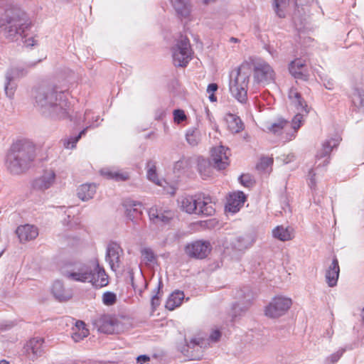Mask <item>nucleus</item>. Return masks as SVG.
Wrapping results in <instances>:
<instances>
[{
  "label": "nucleus",
  "mask_w": 364,
  "mask_h": 364,
  "mask_svg": "<svg viewBox=\"0 0 364 364\" xmlns=\"http://www.w3.org/2000/svg\"><path fill=\"white\" fill-rule=\"evenodd\" d=\"M252 68L254 82L257 84L267 85L274 82L275 72L272 66L262 59L252 60L251 63H244L235 71V76L230 75V91L232 95L240 103L247 100V88L250 74L245 73V68Z\"/></svg>",
  "instance_id": "1"
},
{
  "label": "nucleus",
  "mask_w": 364,
  "mask_h": 364,
  "mask_svg": "<svg viewBox=\"0 0 364 364\" xmlns=\"http://www.w3.org/2000/svg\"><path fill=\"white\" fill-rule=\"evenodd\" d=\"M34 107L44 116L73 120L65 94L51 85H41L31 91Z\"/></svg>",
  "instance_id": "2"
},
{
  "label": "nucleus",
  "mask_w": 364,
  "mask_h": 364,
  "mask_svg": "<svg viewBox=\"0 0 364 364\" xmlns=\"http://www.w3.org/2000/svg\"><path fill=\"white\" fill-rule=\"evenodd\" d=\"M0 8H5L0 17V32L3 36L11 41L24 37L32 25L28 14L10 0H0Z\"/></svg>",
  "instance_id": "3"
},
{
  "label": "nucleus",
  "mask_w": 364,
  "mask_h": 364,
  "mask_svg": "<svg viewBox=\"0 0 364 364\" xmlns=\"http://www.w3.org/2000/svg\"><path fill=\"white\" fill-rule=\"evenodd\" d=\"M36 156V147L31 141L17 140L11 145L6 153V168L11 174L20 175L32 166Z\"/></svg>",
  "instance_id": "4"
},
{
  "label": "nucleus",
  "mask_w": 364,
  "mask_h": 364,
  "mask_svg": "<svg viewBox=\"0 0 364 364\" xmlns=\"http://www.w3.org/2000/svg\"><path fill=\"white\" fill-rule=\"evenodd\" d=\"M177 203L180 209L188 214L200 216H212L215 213V203L210 196L200 198L196 196L184 195L178 197Z\"/></svg>",
  "instance_id": "5"
},
{
  "label": "nucleus",
  "mask_w": 364,
  "mask_h": 364,
  "mask_svg": "<svg viewBox=\"0 0 364 364\" xmlns=\"http://www.w3.org/2000/svg\"><path fill=\"white\" fill-rule=\"evenodd\" d=\"M228 148L223 146L214 147L211 150V161L202 156L196 159L198 171L200 176L205 178L210 175L212 167L218 170H224L230 164Z\"/></svg>",
  "instance_id": "6"
},
{
  "label": "nucleus",
  "mask_w": 364,
  "mask_h": 364,
  "mask_svg": "<svg viewBox=\"0 0 364 364\" xmlns=\"http://www.w3.org/2000/svg\"><path fill=\"white\" fill-rule=\"evenodd\" d=\"M61 274L69 280L86 283L94 279L92 263L78 260L66 261L60 269Z\"/></svg>",
  "instance_id": "7"
},
{
  "label": "nucleus",
  "mask_w": 364,
  "mask_h": 364,
  "mask_svg": "<svg viewBox=\"0 0 364 364\" xmlns=\"http://www.w3.org/2000/svg\"><path fill=\"white\" fill-rule=\"evenodd\" d=\"M173 63L176 67H186L191 60L192 50L189 39L181 36L171 48Z\"/></svg>",
  "instance_id": "8"
},
{
  "label": "nucleus",
  "mask_w": 364,
  "mask_h": 364,
  "mask_svg": "<svg viewBox=\"0 0 364 364\" xmlns=\"http://www.w3.org/2000/svg\"><path fill=\"white\" fill-rule=\"evenodd\" d=\"M292 304L291 299L284 296H275L265 309L266 316L277 318L283 316Z\"/></svg>",
  "instance_id": "9"
},
{
  "label": "nucleus",
  "mask_w": 364,
  "mask_h": 364,
  "mask_svg": "<svg viewBox=\"0 0 364 364\" xmlns=\"http://www.w3.org/2000/svg\"><path fill=\"white\" fill-rule=\"evenodd\" d=\"M84 118L85 120L87 121L88 124H90V125L84 128L77 135L62 139L63 146L65 149H74L82 136L85 134L88 128L96 127L99 125L97 121L100 119V116H94L93 113L90 110L85 111Z\"/></svg>",
  "instance_id": "10"
},
{
  "label": "nucleus",
  "mask_w": 364,
  "mask_h": 364,
  "mask_svg": "<svg viewBox=\"0 0 364 364\" xmlns=\"http://www.w3.org/2000/svg\"><path fill=\"white\" fill-rule=\"evenodd\" d=\"M212 247L209 242L196 240L186 245L185 252L191 258L201 259L205 258L208 255Z\"/></svg>",
  "instance_id": "11"
},
{
  "label": "nucleus",
  "mask_w": 364,
  "mask_h": 364,
  "mask_svg": "<svg viewBox=\"0 0 364 364\" xmlns=\"http://www.w3.org/2000/svg\"><path fill=\"white\" fill-rule=\"evenodd\" d=\"M123 205L125 208L127 218L130 220L134 225H140L139 220L142 214V204L140 202L127 199Z\"/></svg>",
  "instance_id": "12"
},
{
  "label": "nucleus",
  "mask_w": 364,
  "mask_h": 364,
  "mask_svg": "<svg viewBox=\"0 0 364 364\" xmlns=\"http://www.w3.org/2000/svg\"><path fill=\"white\" fill-rule=\"evenodd\" d=\"M93 326L100 332L107 334L114 331L115 321L109 315L97 316L92 321Z\"/></svg>",
  "instance_id": "13"
},
{
  "label": "nucleus",
  "mask_w": 364,
  "mask_h": 364,
  "mask_svg": "<svg viewBox=\"0 0 364 364\" xmlns=\"http://www.w3.org/2000/svg\"><path fill=\"white\" fill-rule=\"evenodd\" d=\"M43 342L44 341L41 338H33L31 339L23 347L24 353L30 359L34 360L41 355Z\"/></svg>",
  "instance_id": "14"
},
{
  "label": "nucleus",
  "mask_w": 364,
  "mask_h": 364,
  "mask_svg": "<svg viewBox=\"0 0 364 364\" xmlns=\"http://www.w3.org/2000/svg\"><path fill=\"white\" fill-rule=\"evenodd\" d=\"M16 233L21 243L36 239L38 235L37 227L30 224L20 225L17 228Z\"/></svg>",
  "instance_id": "15"
},
{
  "label": "nucleus",
  "mask_w": 364,
  "mask_h": 364,
  "mask_svg": "<svg viewBox=\"0 0 364 364\" xmlns=\"http://www.w3.org/2000/svg\"><path fill=\"white\" fill-rule=\"evenodd\" d=\"M339 144V141L337 139H330L326 140L322 144V147L320 150L318 151L316 154V159L320 160L323 158H326L323 161V164H319L318 166H325L329 164V156L331 152L333 151V148H336Z\"/></svg>",
  "instance_id": "16"
},
{
  "label": "nucleus",
  "mask_w": 364,
  "mask_h": 364,
  "mask_svg": "<svg viewBox=\"0 0 364 364\" xmlns=\"http://www.w3.org/2000/svg\"><path fill=\"white\" fill-rule=\"evenodd\" d=\"M255 242V236L251 233H247L236 237L232 242V249L238 252H244L250 248Z\"/></svg>",
  "instance_id": "17"
},
{
  "label": "nucleus",
  "mask_w": 364,
  "mask_h": 364,
  "mask_svg": "<svg viewBox=\"0 0 364 364\" xmlns=\"http://www.w3.org/2000/svg\"><path fill=\"white\" fill-rule=\"evenodd\" d=\"M340 274L338 260L336 256L333 257L331 264L326 270V282L329 287H334L337 285Z\"/></svg>",
  "instance_id": "18"
},
{
  "label": "nucleus",
  "mask_w": 364,
  "mask_h": 364,
  "mask_svg": "<svg viewBox=\"0 0 364 364\" xmlns=\"http://www.w3.org/2000/svg\"><path fill=\"white\" fill-rule=\"evenodd\" d=\"M288 98L298 112H301L306 114L309 112L306 102L302 97L301 93L298 92L296 88L291 87L289 89Z\"/></svg>",
  "instance_id": "19"
},
{
  "label": "nucleus",
  "mask_w": 364,
  "mask_h": 364,
  "mask_svg": "<svg viewBox=\"0 0 364 364\" xmlns=\"http://www.w3.org/2000/svg\"><path fill=\"white\" fill-rule=\"evenodd\" d=\"M92 267L94 268V279L90 282V283H92L96 288H102L107 286L109 283L108 275L106 274L104 267H101L97 261L92 263Z\"/></svg>",
  "instance_id": "20"
},
{
  "label": "nucleus",
  "mask_w": 364,
  "mask_h": 364,
  "mask_svg": "<svg viewBox=\"0 0 364 364\" xmlns=\"http://www.w3.org/2000/svg\"><path fill=\"white\" fill-rule=\"evenodd\" d=\"M119 252H122L119 245L117 242H110L106 251V261L109 262L112 269H114L115 266L119 267Z\"/></svg>",
  "instance_id": "21"
},
{
  "label": "nucleus",
  "mask_w": 364,
  "mask_h": 364,
  "mask_svg": "<svg viewBox=\"0 0 364 364\" xmlns=\"http://www.w3.org/2000/svg\"><path fill=\"white\" fill-rule=\"evenodd\" d=\"M55 178V172L51 170L47 171L41 177L33 181V187L37 190L45 191L52 186Z\"/></svg>",
  "instance_id": "22"
},
{
  "label": "nucleus",
  "mask_w": 364,
  "mask_h": 364,
  "mask_svg": "<svg viewBox=\"0 0 364 364\" xmlns=\"http://www.w3.org/2000/svg\"><path fill=\"white\" fill-rule=\"evenodd\" d=\"M246 200V196L242 191H237L230 195L228 200V204L225 208L232 213L239 211L241 206Z\"/></svg>",
  "instance_id": "23"
},
{
  "label": "nucleus",
  "mask_w": 364,
  "mask_h": 364,
  "mask_svg": "<svg viewBox=\"0 0 364 364\" xmlns=\"http://www.w3.org/2000/svg\"><path fill=\"white\" fill-rule=\"evenodd\" d=\"M225 120L227 123L228 129L232 133H239L245 128L242 119L235 114L227 113L225 116Z\"/></svg>",
  "instance_id": "24"
},
{
  "label": "nucleus",
  "mask_w": 364,
  "mask_h": 364,
  "mask_svg": "<svg viewBox=\"0 0 364 364\" xmlns=\"http://www.w3.org/2000/svg\"><path fill=\"white\" fill-rule=\"evenodd\" d=\"M52 293L58 301H67L72 297V292L65 289L63 283L56 280L53 284Z\"/></svg>",
  "instance_id": "25"
},
{
  "label": "nucleus",
  "mask_w": 364,
  "mask_h": 364,
  "mask_svg": "<svg viewBox=\"0 0 364 364\" xmlns=\"http://www.w3.org/2000/svg\"><path fill=\"white\" fill-rule=\"evenodd\" d=\"M149 216L154 223L162 224L168 223L172 218L171 211H162L153 208L149 210Z\"/></svg>",
  "instance_id": "26"
},
{
  "label": "nucleus",
  "mask_w": 364,
  "mask_h": 364,
  "mask_svg": "<svg viewBox=\"0 0 364 364\" xmlns=\"http://www.w3.org/2000/svg\"><path fill=\"white\" fill-rule=\"evenodd\" d=\"M176 13L180 18H186L190 15L191 8L188 0H170Z\"/></svg>",
  "instance_id": "27"
},
{
  "label": "nucleus",
  "mask_w": 364,
  "mask_h": 364,
  "mask_svg": "<svg viewBox=\"0 0 364 364\" xmlns=\"http://www.w3.org/2000/svg\"><path fill=\"white\" fill-rule=\"evenodd\" d=\"M96 193V186L94 183H85L77 189V196L83 201H87L93 198Z\"/></svg>",
  "instance_id": "28"
},
{
  "label": "nucleus",
  "mask_w": 364,
  "mask_h": 364,
  "mask_svg": "<svg viewBox=\"0 0 364 364\" xmlns=\"http://www.w3.org/2000/svg\"><path fill=\"white\" fill-rule=\"evenodd\" d=\"M89 334L88 329L85 327V323L82 321H77L75 326L73 328L72 338L75 342H79Z\"/></svg>",
  "instance_id": "29"
},
{
  "label": "nucleus",
  "mask_w": 364,
  "mask_h": 364,
  "mask_svg": "<svg viewBox=\"0 0 364 364\" xmlns=\"http://www.w3.org/2000/svg\"><path fill=\"white\" fill-rule=\"evenodd\" d=\"M292 230L290 227L284 228L282 225H279L272 230V235L281 241H289L294 237Z\"/></svg>",
  "instance_id": "30"
},
{
  "label": "nucleus",
  "mask_w": 364,
  "mask_h": 364,
  "mask_svg": "<svg viewBox=\"0 0 364 364\" xmlns=\"http://www.w3.org/2000/svg\"><path fill=\"white\" fill-rule=\"evenodd\" d=\"M183 299L184 294L183 291H176L173 292L168 296L165 306L167 309L172 311L181 304Z\"/></svg>",
  "instance_id": "31"
},
{
  "label": "nucleus",
  "mask_w": 364,
  "mask_h": 364,
  "mask_svg": "<svg viewBox=\"0 0 364 364\" xmlns=\"http://www.w3.org/2000/svg\"><path fill=\"white\" fill-rule=\"evenodd\" d=\"M100 174L107 179H113L116 181H124L129 178L127 173H120L109 168L100 171Z\"/></svg>",
  "instance_id": "32"
},
{
  "label": "nucleus",
  "mask_w": 364,
  "mask_h": 364,
  "mask_svg": "<svg viewBox=\"0 0 364 364\" xmlns=\"http://www.w3.org/2000/svg\"><path fill=\"white\" fill-rule=\"evenodd\" d=\"M193 161L194 159L193 158L183 156L174 164V173H182L188 170L191 167Z\"/></svg>",
  "instance_id": "33"
},
{
  "label": "nucleus",
  "mask_w": 364,
  "mask_h": 364,
  "mask_svg": "<svg viewBox=\"0 0 364 364\" xmlns=\"http://www.w3.org/2000/svg\"><path fill=\"white\" fill-rule=\"evenodd\" d=\"M186 139L191 146H197L200 141V132L195 127L189 128L186 134Z\"/></svg>",
  "instance_id": "34"
},
{
  "label": "nucleus",
  "mask_w": 364,
  "mask_h": 364,
  "mask_svg": "<svg viewBox=\"0 0 364 364\" xmlns=\"http://www.w3.org/2000/svg\"><path fill=\"white\" fill-rule=\"evenodd\" d=\"M303 114H301V112H299L291 119V122H289V127L293 129L291 134H287L288 135H290V137L287 138V139L288 141L291 140L292 139H294L296 136V134L297 132V130L300 128L301 126L302 122H303Z\"/></svg>",
  "instance_id": "35"
},
{
  "label": "nucleus",
  "mask_w": 364,
  "mask_h": 364,
  "mask_svg": "<svg viewBox=\"0 0 364 364\" xmlns=\"http://www.w3.org/2000/svg\"><path fill=\"white\" fill-rule=\"evenodd\" d=\"M146 176L148 179L159 186H161V183L156 173V162L152 160L148 161L146 163Z\"/></svg>",
  "instance_id": "36"
},
{
  "label": "nucleus",
  "mask_w": 364,
  "mask_h": 364,
  "mask_svg": "<svg viewBox=\"0 0 364 364\" xmlns=\"http://www.w3.org/2000/svg\"><path fill=\"white\" fill-rule=\"evenodd\" d=\"M289 125V121L283 118H279L277 122L272 123L271 126L268 127V129L275 135H280L282 133L283 129H287Z\"/></svg>",
  "instance_id": "37"
},
{
  "label": "nucleus",
  "mask_w": 364,
  "mask_h": 364,
  "mask_svg": "<svg viewBox=\"0 0 364 364\" xmlns=\"http://www.w3.org/2000/svg\"><path fill=\"white\" fill-rule=\"evenodd\" d=\"M352 102L359 111L364 112V90L355 89L353 93Z\"/></svg>",
  "instance_id": "38"
},
{
  "label": "nucleus",
  "mask_w": 364,
  "mask_h": 364,
  "mask_svg": "<svg viewBox=\"0 0 364 364\" xmlns=\"http://www.w3.org/2000/svg\"><path fill=\"white\" fill-rule=\"evenodd\" d=\"M27 73L26 69L21 67H16L11 68L9 69L6 73V78H11L14 80H18L23 76H25Z\"/></svg>",
  "instance_id": "39"
},
{
  "label": "nucleus",
  "mask_w": 364,
  "mask_h": 364,
  "mask_svg": "<svg viewBox=\"0 0 364 364\" xmlns=\"http://www.w3.org/2000/svg\"><path fill=\"white\" fill-rule=\"evenodd\" d=\"M287 4V0H273L272 6L274 8V11L276 13L277 16L279 18L285 17V12L284 11V8Z\"/></svg>",
  "instance_id": "40"
},
{
  "label": "nucleus",
  "mask_w": 364,
  "mask_h": 364,
  "mask_svg": "<svg viewBox=\"0 0 364 364\" xmlns=\"http://www.w3.org/2000/svg\"><path fill=\"white\" fill-rule=\"evenodd\" d=\"M163 288V283L161 279L159 280L158 286L156 288H155L153 291L154 294L151 296V304L153 308V309H156V307H158L160 305V298H159V293L161 289Z\"/></svg>",
  "instance_id": "41"
},
{
  "label": "nucleus",
  "mask_w": 364,
  "mask_h": 364,
  "mask_svg": "<svg viewBox=\"0 0 364 364\" xmlns=\"http://www.w3.org/2000/svg\"><path fill=\"white\" fill-rule=\"evenodd\" d=\"M16 83L15 82V80L14 79H9L6 78L5 85H4V91L6 95L10 98L12 99L16 89Z\"/></svg>",
  "instance_id": "42"
},
{
  "label": "nucleus",
  "mask_w": 364,
  "mask_h": 364,
  "mask_svg": "<svg viewBox=\"0 0 364 364\" xmlns=\"http://www.w3.org/2000/svg\"><path fill=\"white\" fill-rule=\"evenodd\" d=\"M346 348H343L339 349L336 353H333L331 355H330L329 356H328L325 360L326 364H328V363L334 364V363H337L340 360V358L342 357L343 353L346 352Z\"/></svg>",
  "instance_id": "43"
},
{
  "label": "nucleus",
  "mask_w": 364,
  "mask_h": 364,
  "mask_svg": "<svg viewBox=\"0 0 364 364\" xmlns=\"http://www.w3.org/2000/svg\"><path fill=\"white\" fill-rule=\"evenodd\" d=\"M103 304L106 306H112L117 301V296L111 291H106L102 295Z\"/></svg>",
  "instance_id": "44"
},
{
  "label": "nucleus",
  "mask_w": 364,
  "mask_h": 364,
  "mask_svg": "<svg viewBox=\"0 0 364 364\" xmlns=\"http://www.w3.org/2000/svg\"><path fill=\"white\" fill-rule=\"evenodd\" d=\"M144 259L148 262H154L156 260L154 252L151 248L145 247L141 250Z\"/></svg>",
  "instance_id": "45"
},
{
  "label": "nucleus",
  "mask_w": 364,
  "mask_h": 364,
  "mask_svg": "<svg viewBox=\"0 0 364 364\" xmlns=\"http://www.w3.org/2000/svg\"><path fill=\"white\" fill-rule=\"evenodd\" d=\"M173 120L176 124H180L187 118L185 112L181 109H174L173 112Z\"/></svg>",
  "instance_id": "46"
},
{
  "label": "nucleus",
  "mask_w": 364,
  "mask_h": 364,
  "mask_svg": "<svg viewBox=\"0 0 364 364\" xmlns=\"http://www.w3.org/2000/svg\"><path fill=\"white\" fill-rule=\"evenodd\" d=\"M316 173L314 171L313 169H311L309 172V186L311 188V189L314 190L316 188Z\"/></svg>",
  "instance_id": "47"
},
{
  "label": "nucleus",
  "mask_w": 364,
  "mask_h": 364,
  "mask_svg": "<svg viewBox=\"0 0 364 364\" xmlns=\"http://www.w3.org/2000/svg\"><path fill=\"white\" fill-rule=\"evenodd\" d=\"M294 77L296 79L302 80L304 81H307L309 80V74L302 70L301 71H293Z\"/></svg>",
  "instance_id": "48"
},
{
  "label": "nucleus",
  "mask_w": 364,
  "mask_h": 364,
  "mask_svg": "<svg viewBox=\"0 0 364 364\" xmlns=\"http://www.w3.org/2000/svg\"><path fill=\"white\" fill-rule=\"evenodd\" d=\"M166 109L163 107H159L155 111L154 119L158 121L161 120L166 116Z\"/></svg>",
  "instance_id": "49"
},
{
  "label": "nucleus",
  "mask_w": 364,
  "mask_h": 364,
  "mask_svg": "<svg viewBox=\"0 0 364 364\" xmlns=\"http://www.w3.org/2000/svg\"><path fill=\"white\" fill-rule=\"evenodd\" d=\"M239 181L245 187H250L252 184V180L249 175H241L239 177Z\"/></svg>",
  "instance_id": "50"
},
{
  "label": "nucleus",
  "mask_w": 364,
  "mask_h": 364,
  "mask_svg": "<svg viewBox=\"0 0 364 364\" xmlns=\"http://www.w3.org/2000/svg\"><path fill=\"white\" fill-rule=\"evenodd\" d=\"M290 65L292 66L297 68L298 69L302 70L305 65V61L302 59L297 58L290 63Z\"/></svg>",
  "instance_id": "51"
},
{
  "label": "nucleus",
  "mask_w": 364,
  "mask_h": 364,
  "mask_svg": "<svg viewBox=\"0 0 364 364\" xmlns=\"http://www.w3.org/2000/svg\"><path fill=\"white\" fill-rule=\"evenodd\" d=\"M203 343V341L197 338H192L190 342L187 344L188 348H194L196 346H200V343Z\"/></svg>",
  "instance_id": "52"
},
{
  "label": "nucleus",
  "mask_w": 364,
  "mask_h": 364,
  "mask_svg": "<svg viewBox=\"0 0 364 364\" xmlns=\"http://www.w3.org/2000/svg\"><path fill=\"white\" fill-rule=\"evenodd\" d=\"M221 336V333L219 330L213 331L210 335V340L213 342H217L219 341Z\"/></svg>",
  "instance_id": "53"
},
{
  "label": "nucleus",
  "mask_w": 364,
  "mask_h": 364,
  "mask_svg": "<svg viewBox=\"0 0 364 364\" xmlns=\"http://www.w3.org/2000/svg\"><path fill=\"white\" fill-rule=\"evenodd\" d=\"M323 82L324 87L328 90H333L334 87V81L332 79L325 78L322 80Z\"/></svg>",
  "instance_id": "54"
},
{
  "label": "nucleus",
  "mask_w": 364,
  "mask_h": 364,
  "mask_svg": "<svg viewBox=\"0 0 364 364\" xmlns=\"http://www.w3.org/2000/svg\"><path fill=\"white\" fill-rule=\"evenodd\" d=\"M150 360V358L147 355H140L136 358V361L139 364H145Z\"/></svg>",
  "instance_id": "55"
},
{
  "label": "nucleus",
  "mask_w": 364,
  "mask_h": 364,
  "mask_svg": "<svg viewBox=\"0 0 364 364\" xmlns=\"http://www.w3.org/2000/svg\"><path fill=\"white\" fill-rule=\"evenodd\" d=\"M218 89V86L216 83H210L207 87L208 93H214Z\"/></svg>",
  "instance_id": "56"
},
{
  "label": "nucleus",
  "mask_w": 364,
  "mask_h": 364,
  "mask_svg": "<svg viewBox=\"0 0 364 364\" xmlns=\"http://www.w3.org/2000/svg\"><path fill=\"white\" fill-rule=\"evenodd\" d=\"M294 159V155L293 154H289L287 156L284 155L281 159L284 161V164H289Z\"/></svg>",
  "instance_id": "57"
},
{
  "label": "nucleus",
  "mask_w": 364,
  "mask_h": 364,
  "mask_svg": "<svg viewBox=\"0 0 364 364\" xmlns=\"http://www.w3.org/2000/svg\"><path fill=\"white\" fill-rule=\"evenodd\" d=\"M289 73H291V75L294 77L293 71H301V69H298L297 68H295V67H294V66H292L291 65L289 64Z\"/></svg>",
  "instance_id": "58"
},
{
  "label": "nucleus",
  "mask_w": 364,
  "mask_h": 364,
  "mask_svg": "<svg viewBox=\"0 0 364 364\" xmlns=\"http://www.w3.org/2000/svg\"><path fill=\"white\" fill-rule=\"evenodd\" d=\"M262 162L264 163L266 165V166H268L269 165L273 163V161L272 159L267 158L263 159Z\"/></svg>",
  "instance_id": "59"
},
{
  "label": "nucleus",
  "mask_w": 364,
  "mask_h": 364,
  "mask_svg": "<svg viewBox=\"0 0 364 364\" xmlns=\"http://www.w3.org/2000/svg\"><path fill=\"white\" fill-rule=\"evenodd\" d=\"M129 277H130L131 284H132V287L134 289H135V285H134V273L132 272H129Z\"/></svg>",
  "instance_id": "60"
},
{
  "label": "nucleus",
  "mask_w": 364,
  "mask_h": 364,
  "mask_svg": "<svg viewBox=\"0 0 364 364\" xmlns=\"http://www.w3.org/2000/svg\"><path fill=\"white\" fill-rule=\"evenodd\" d=\"M208 98H209L210 102H214L217 101V97H216V96L215 95L214 93H210V95H209Z\"/></svg>",
  "instance_id": "61"
},
{
  "label": "nucleus",
  "mask_w": 364,
  "mask_h": 364,
  "mask_svg": "<svg viewBox=\"0 0 364 364\" xmlns=\"http://www.w3.org/2000/svg\"><path fill=\"white\" fill-rule=\"evenodd\" d=\"M168 193H169L170 195L171 196H174L176 194V188H174V187H171L170 188V191H167Z\"/></svg>",
  "instance_id": "62"
},
{
  "label": "nucleus",
  "mask_w": 364,
  "mask_h": 364,
  "mask_svg": "<svg viewBox=\"0 0 364 364\" xmlns=\"http://www.w3.org/2000/svg\"><path fill=\"white\" fill-rule=\"evenodd\" d=\"M230 41H231V42L237 43V42L238 41V39H237V38H236L232 37V38H230Z\"/></svg>",
  "instance_id": "63"
},
{
  "label": "nucleus",
  "mask_w": 364,
  "mask_h": 364,
  "mask_svg": "<svg viewBox=\"0 0 364 364\" xmlns=\"http://www.w3.org/2000/svg\"><path fill=\"white\" fill-rule=\"evenodd\" d=\"M332 333H332V332H331L330 331H328V330L327 331V334H328V337H329V338H331V337Z\"/></svg>",
  "instance_id": "64"
}]
</instances>
